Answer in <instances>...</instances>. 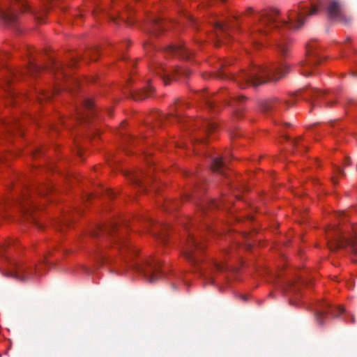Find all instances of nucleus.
I'll use <instances>...</instances> for the list:
<instances>
[{
    "instance_id": "f257e3e1",
    "label": "nucleus",
    "mask_w": 357,
    "mask_h": 357,
    "mask_svg": "<svg viewBox=\"0 0 357 357\" xmlns=\"http://www.w3.org/2000/svg\"><path fill=\"white\" fill-rule=\"evenodd\" d=\"M321 7L326 10L328 18L333 21L345 24L351 21V17L347 14L342 0H326L324 4L321 2H319V4L312 3L310 8L299 6L298 10L289 11L287 21L278 19L279 12L277 10H264L257 16L258 22L252 33L255 43L257 40L255 33L267 36L269 31L274 29L275 31L273 32L272 37L277 50L281 56H287L289 46L284 31L302 27L309 17L317 15Z\"/></svg>"
},
{
    "instance_id": "f03ea898",
    "label": "nucleus",
    "mask_w": 357,
    "mask_h": 357,
    "mask_svg": "<svg viewBox=\"0 0 357 357\" xmlns=\"http://www.w3.org/2000/svg\"><path fill=\"white\" fill-rule=\"evenodd\" d=\"M288 72V66L286 63H280L279 66H254L248 70H242L237 75L231 77L220 70L218 73V77L220 79L229 77L234 79L240 88L244 89L249 86H257L268 82H277Z\"/></svg>"
},
{
    "instance_id": "7ed1b4c3",
    "label": "nucleus",
    "mask_w": 357,
    "mask_h": 357,
    "mask_svg": "<svg viewBox=\"0 0 357 357\" xmlns=\"http://www.w3.org/2000/svg\"><path fill=\"white\" fill-rule=\"evenodd\" d=\"M92 236L100 239L109 238L111 243L120 250L122 254L128 251L132 255H137V250L126 241L117 222H111L97 227L93 231Z\"/></svg>"
},
{
    "instance_id": "20e7f679",
    "label": "nucleus",
    "mask_w": 357,
    "mask_h": 357,
    "mask_svg": "<svg viewBox=\"0 0 357 357\" xmlns=\"http://www.w3.org/2000/svg\"><path fill=\"white\" fill-rule=\"evenodd\" d=\"M204 248V245L195 234L188 231L187 240L183 250V254L185 259L197 269H199V264L201 261L199 254Z\"/></svg>"
},
{
    "instance_id": "39448f33",
    "label": "nucleus",
    "mask_w": 357,
    "mask_h": 357,
    "mask_svg": "<svg viewBox=\"0 0 357 357\" xmlns=\"http://www.w3.org/2000/svg\"><path fill=\"white\" fill-rule=\"evenodd\" d=\"M130 266L136 271L143 274L150 283L156 282L162 276L160 271V263L155 259H146L142 263H133Z\"/></svg>"
},
{
    "instance_id": "423d86ee",
    "label": "nucleus",
    "mask_w": 357,
    "mask_h": 357,
    "mask_svg": "<svg viewBox=\"0 0 357 357\" xmlns=\"http://www.w3.org/2000/svg\"><path fill=\"white\" fill-rule=\"evenodd\" d=\"M321 61V56L316 49V41L310 40L306 45V59L300 62L301 73L305 76L312 74L313 67Z\"/></svg>"
},
{
    "instance_id": "0eeeda50",
    "label": "nucleus",
    "mask_w": 357,
    "mask_h": 357,
    "mask_svg": "<svg viewBox=\"0 0 357 357\" xmlns=\"http://www.w3.org/2000/svg\"><path fill=\"white\" fill-rule=\"evenodd\" d=\"M294 100H284L273 97L264 101L261 105V109L266 115L277 114L284 109L294 105Z\"/></svg>"
},
{
    "instance_id": "6e6552de",
    "label": "nucleus",
    "mask_w": 357,
    "mask_h": 357,
    "mask_svg": "<svg viewBox=\"0 0 357 357\" xmlns=\"http://www.w3.org/2000/svg\"><path fill=\"white\" fill-rule=\"evenodd\" d=\"M8 275L20 281H26L33 278V269L22 263L12 261Z\"/></svg>"
},
{
    "instance_id": "1a4fd4ad",
    "label": "nucleus",
    "mask_w": 357,
    "mask_h": 357,
    "mask_svg": "<svg viewBox=\"0 0 357 357\" xmlns=\"http://www.w3.org/2000/svg\"><path fill=\"white\" fill-rule=\"evenodd\" d=\"M343 312L344 309L342 307H335L328 303H324L315 310L314 317L318 324L322 326L328 314L337 317Z\"/></svg>"
},
{
    "instance_id": "9d476101",
    "label": "nucleus",
    "mask_w": 357,
    "mask_h": 357,
    "mask_svg": "<svg viewBox=\"0 0 357 357\" xmlns=\"http://www.w3.org/2000/svg\"><path fill=\"white\" fill-rule=\"evenodd\" d=\"M328 246L332 250L348 247L351 252L357 254V236L348 238L341 234H337L334 241L328 243Z\"/></svg>"
},
{
    "instance_id": "9b49d317",
    "label": "nucleus",
    "mask_w": 357,
    "mask_h": 357,
    "mask_svg": "<svg viewBox=\"0 0 357 357\" xmlns=\"http://www.w3.org/2000/svg\"><path fill=\"white\" fill-rule=\"evenodd\" d=\"M155 70V73L161 76L165 84H167L168 80L170 78V77H172V78L174 79V77L176 75L182 74L187 76L190 73L188 70L181 69L178 67H174L170 71L162 65L158 66Z\"/></svg>"
},
{
    "instance_id": "f8f14e48",
    "label": "nucleus",
    "mask_w": 357,
    "mask_h": 357,
    "mask_svg": "<svg viewBox=\"0 0 357 357\" xmlns=\"http://www.w3.org/2000/svg\"><path fill=\"white\" fill-rule=\"evenodd\" d=\"M164 52L167 54L178 56L184 59H189L192 54V52L182 44L169 45L164 49Z\"/></svg>"
},
{
    "instance_id": "ddd939ff",
    "label": "nucleus",
    "mask_w": 357,
    "mask_h": 357,
    "mask_svg": "<svg viewBox=\"0 0 357 357\" xmlns=\"http://www.w3.org/2000/svg\"><path fill=\"white\" fill-rule=\"evenodd\" d=\"M232 28L231 24H224L222 22H216L214 26L215 29V35L216 38V41L215 42V45H218V44L222 40H227V38L229 37V31Z\"/></svg>"
},
{
    "instance_id": "4468645a",
    "label": "nucleus",
    "mask_w": 357,
    "mask_h": 357,
    "mask_svg": "<svg viewBox=\"0 0 357 357\" xmlns=\"http://www.w3.org/2000/svg\"><path fill=\"white\" fill-rule=\"evenodd\" d=\"M7 75L3 79V90L6 94L10 96L13 100L15 98V93L10 89V85L12 82V79L17 78L18 76L22 75V73L19 70H7Z\"/></svg>"
},
{
    "instance_id": "2eb2a0df",
    "label": "nucleus",
    "mask_w": 357,
    "mask_h": 357,
    "mask_svg": "<svg viewBox=\"0 0 357 357\" xmlns=\"http://www.w3.org/2000/svg\"><path fill=\"white\" fill-rule=\"evenodd\" d=\"M228 268L227 266H225L223 263H218L214 262L213 264V267L210 271H202L200 270V273L202 276L204 278V280H206V282L210 284L214 283V279L213 278V273L214 271H220L223 272L226 270H227Z\"/></svg>"
},
{
    "instance_id": "dca6fc26",
    "label": "nucleus",
    "mask_w": 357,
    "mask_h": 357,
    "mask_svg": "<svg viewBox=\"0 0 357 357\" xmlns=\"http://www.w3.org/2000/svg\"><path fill=\"white\" fill-rule=\"evenodd\" d=\"M146 227H149L153 225V222L147 219L145 220ZM157 227H160V231H155L154 229L149 228V232L156 238L160 240L161 242L165 243L166 240V231L168 229V226L164 225H156Z\"/></svg>"
},
{
    "instance_id": "f3484780",
    "label": "nucleus",
    "mask_w": 357,
    "mask_h": 357,
    "mask_svg": "<svg viewBox=\"0 0 357 357\" xmlns=\"http://www.w3.org/2000/svg\"><path fill=\"white\" fill-rule=\"evenodd\" d=\"M26 199V203L25 201H22L20 202V206L22 210V212L24 213V215L26 216V218L27 220L32 221L33 222H35V224L40 227L39 223H38L36 220V218L33 215L32 213L33 209L35 208V206L33 205V202L29 201L28 198Z\"/></svg>"
},
{
    "instance_id": "a211bd4d",
    "label": "nucleus",
    "mask_w": 357,
    "mask_h": 357,
    "mask_svg": "<svg viewBox=\"0 0 357 357\" xmlns=\"http://www.w3.org/2000/svg\"><path fill=\"white\" fill-rule=\"evenodd\" d=\"M0 17L4 21L5 23L9 25H12L16 23L17 20V13L14 8H0Z\"/></svg>"
},
{
    "instance_id": "6ab92c4d",
    "label": "nucleus",
    "mask_w": 357,
    "mask_h": 357,
    "mask_svg": "<svg viewBox=\"0 0 357 357\" xmlns=\"http://www.w3.org/2000/svg\"><path fill=\"white\" fill-rule=\"evenodd\" d=\"M295 95L300 96L303 99L309 101L321 98L324 95V93L318 91L317 89L306 88L298 90L295 93Z\"/></svg>"
},
{
    "instance_id": "aec40b11",
    "label": "nucleus",
    "mask_w": 357,
    "mask_h": 357,
    "mask_svg": "<svg viewBox=\"0 0 357 357\" xmlns=\"http://www.w3.org/2000/svg\"><path fill=\"white\" fill-rule=\"evenodd\" d=\"M226 158H215L212 161L211 168L213 172L226 176L225 171L227 169Z\"/></svg>"
},
{
    "instance_id": "412c9836",
    "label": "nucleus",
    "mask_w": 357,
    "mask_h": 357,
    "mask_svg": "<svg viewBox=\"0 0 357 357\" xmlns=\"http://www.w3.org/2000/svg\"><path fill=\"white\" fill-rule=\"evenodd\" d=\"M98 49L97 47H91L86 51L84 56L80 55L73 57L70 65L75 66L79 60L84 59L86 57L89 58L91 61H96L97 59L96 54H98Z\"/></svg>"
},
{
    "instance_id": "4be33fe9",
    "label": "nucleus",
    "mask_w": 357,
    "mask_h": 357,
    "mask_svg": "<svg viewBox=\"0 0 357 357\" xmlns=\"http://www.w3.org/2000/svg\"><path fill=\"white\" fill-rule=\"evenodd\" d=\"M153 89L152 87L149 86L141 91H133L131 93L132 97L135 100H142L146 98L151 96Z\"/></svg>"
},
{
    "instance_id": "5701e85b",
    "label": "nucleus",
    "mask_w": 357,
    "mask_h": 357,
    "mask_svg": "<svg viewBox=\"0 0 357 357\" xmlns=\"http://www.w3.org/2000/svg\"><path fill=\"white\" fill-rule=\"evenodd\" d=\"M162 29L159 20L155 18L151 22L147 31L152 35L157 36L162 31Z\"/></svg>"
},
{
    "instance_id": "b1692460",
    "label": "nucleus",
    "mask_w": 357,
    "mask_h": 357,
    "mask_svg": "<svg viewBox=\"0 0 357 357\" xmlns=\"http://www.w3.org/2000/svg\"><path fill=\"white\" fill-rule=\"evenodd\" d=\"M299 290V285L294 282H289L284 286V291L288 296L296 295Z\"/></svg>"
},
{
    "instance_id": "393cba45",
    "label": "nucleus",
    "mask_w": 357,
    "mask_h": 357,
    "mask_svg": "<svg viewBox=\"0 0 357 357\" xmlns=\"http://www.w3.org/2000/svg\"><path fill=\"white\" fill-rule=\"evenodd\" d=\"M130 179L132 183L136 185L145 189L146 188V184L144 181V174H132L130 175Z\"/></svg>"
},
{
    "instance_id": "a878e982",
    "label": "nucleus",
    "mask_w": 357,
    "mask_h": 357,
    "mask_svg": "<svg viewBox=\"0 0 357 357\" xmlns=\"http://www.w3.org/2000/svg\"><path fill=\"white\" fill-rule=\"evenodd\" d=\"M202 128L204 132L210 133L215 130L217 125L214 122L208 120H204L202 121Z\"/></svg>"
},
{
    "instance_id": "bb28decb",
    "label": "nucleus",
    "mask_w": 357,
    "mask_h": 357,
    "mask_svg": "<svg viewBox=\"0 0 357 357\" xmlns=\"http://www.w3.org/2000/svg\"><path fill=\"white\" fill-rule=\"evenodd\" d=\"M50 68L54 73H59L61 71L62 75H65V73L63 72V66L60 62L52 60Z\"/></svg>"
},
{
    "instance_id": "cd10ccee",
    "label": "nucleus",
    "mask_w": 357,
    "mask_h": 357,
    "mask_svg": "<svg viewBox=\"0 0 357 357\" xmlns=\"http://www.w3.org/2000/svg\"><path fill=\"white\" fill-rule=\"evenodd\" d=\"M5 126L8 132H13V129H20V125L17 121L5 122Z\"/></svg>"
},
{
    "instance_id": "c85d7f7f",
    "label": "nucleus",
    "mask_w": 357,
    "mask_h": 357,
    "mask_svg": "<svg viewBox=\"0 0 357 357\" xmlns=\"http://www.w3.org/2000/svg\"><path fill=\"white\" fill-rule=\"evenodd\" d=\"M174 109H175V112H172L171 114V115L172 116L173 119L178 121V122H180L181 121V119H182V115H181V106H177V105H174Z\"/></svg>"
},
{
    "instance_id": "c756f323",
    "label": "nucleus",
    "mask_w": 357,
    "mask_h": 357,
    "mask_svg": "<svg viewBox=\"0 0 357 357\" xmlns=\"http://www.w3.org/2000/svg\"><path fill=\"white\" fill-rule=\"evenodd\" d=\"M28 70L31 75H34L35 73L41 70V67L36 63H31Z\"/></svg>"
},
{
    "instance_id": "7c9ffc66",
    "label": "nucleus",
    "mask_w": 357,
    "mask_h": 357,
    "mask_svg": "<svg viewBox=\"0 0 357 357\" xmlns=\"http://www.w3.org/2000/svg\"><path fill=\"white\" fill-rule=\"evenodd\" d=\"M82 103L86 109H87L88 110H90V111L93 110L94 105H93V102L91 100L86 98V99L83 100Z\"/></svg>"
},
{
    "instance_id": "2f4dec72",
    "label": "nucleus",
    "mask_w": 357,
    "mask_h": 357,
    "mask_svg": "<svg viewBox=\"0 0 357 357\" xmlns=\"http://www.w3.org/2000/svg\"><path fill=\"white\" fill-rule=\"evenodd\" d=\"M220 204V202L213 200L210 202H207L206 205H207L210 208H219Z\"/></svg>"
},
{
    "instance_id": "473e14b6",
    "label": "nucleus",
    "mask_w": 357,
    "mask_h": 357,
    "mask_svg": "<svg viewBox=\"0 0 357 357\" xmlns=\"http://www.w3.org/2000/svg\"><path fill=\"white\" fill-rule=\"evenodd\" d=\"M206 105L210 109H215V102L213 100H211L209 99L206 100Z\"/></svg>"
},
{
    "instance_id": "72a5a7b5",
    "label": "nucleus",
    "mask_w": 357,
    "mask_h": 357,
    "mask_svg": "<svg viewBox=\"0 0 357 357\" xmlns=\"http://www.w3.org/2000/svg\"><path fill=\"white\" fill-rule=\"evenodd\" d=\"M52 191V188L50 187V186H45L44 188H43V189H40L39 190V193L42 195H46L47 193L50 192Z\"/></svg>"
},
{
    "instance_id": "f704fd0d",
    "label": "nucleus",
    "mask_w": 357,
    "mask_h": 357,
    "mask_svg": "<svg viewBox=\"0 0 357 357\" xmlns=\"http://www.w3.org/2000/svg\"><path fill=\"white\" fill-rule=\"evenodd\" d=\"M302 139V137H298L296 139H294L291 140V142L294 144V146H296L298 145V141L300 139Z\"/></svg>"
},
{
    "instance_id": "c9c22d12",
    "label": "nucleus",
    "mask_w": 357,
    "mask_h": 357,
    "mask_svg": "<svg viewBox=\"0 0 357 357\" xmlns=\"http://www.w3.org/2000/svg\"><path fill=\"white\" fill-rule=\"evenodd\" d=\"M245 99V98L243 96H240L235 98V100L238 101L239 102H243Z\"/></svg>"
},
{
    "instance_id": "e433bc0d",
    "label": "nucleus",
    "mask_w": 357,
    "mask_h": 357,
    "mask_svg": "<svg viewBox=\"0 0 357 357\" xmlns=\"http://www.w3.org/2000/svg\"><path fill=\"white\" fill-rule=\"evenodd\" d=\"M79 118H81L82 119H89V114H80V116Z\"/></svg>"
},
{
    "instance_id": "4c0bfd02",
    "label": "nucleus",
    "mask_w": 357,
    "mask_h": 357,
    "mask_svg": "<svg viewBox=\"0 0 357 357\" xmlns=\"http://www.w3.org/2000/svg\"><path fill=\"white\" fill-rule=\"evenodd\" d=\"M106 192L109 197H113L114 195V192H112L111 190H107Z\"/></svg>"
},
{
    "instance_id": "58836bf2",
    "label": "nucleus",
    "mask_w": 357,
    "mask_h": 357,
    "mask_svg": "<svg viewBox=\"0 0 357 357\" xmlns=\"http://www.w3.org/2000/svg\"><path fill=\"white\" fill-rule=\"evenodd\" d=\"M112 20L115 24H117V23H118V18L112 17Z\"/></svg>"
},
{
    "instance_id": "ea45409f",
    "label": "nucleus",
    "mask_w": 357,
    "mask_h": 357,
    "mask_svg": "<svg viewBox=\"0 0 357 357\" xmlns=\"http://www.w3.org/2000/svg\"><path fill=\"white\" fill-rule=\"evenodd\" d=\"M148 47H152V45H151V44H148V43L144 44V48H145L146 50H147Z\"/></svg>"
},
{
    "instance_id": "a19ab883",
    "label": "nucleus",
    "mask_w": 357,
    "mask_h": 357,
    "mask_svg": "<svg viewBox=\"0 0 357 357\" xmlns=\"http://www.w3.org/2000/svg\"><path fill=\"white\" fill-rule=\"evenodd\" d=\"M352 75H353L354 77H357V70H355V71H353V72H352Z\"/></svg>"
},
{
    "instance_id": "79ce46f5",
    "label": "nucleus",
    "mask_w": 357,
    "mask_h": 357,
    "mask_svg": "<svg viewBox=\"0 0 357 357\" xmlns=\"http://www.w3.org/2000/svg\"><path fill=\"white\" fill-rule=\"evenodd\" d=\"M253 12V10L252 8H249L248 10H247V13H251Z\"/></svg>"
},
{
    "instance_id": "37998d69",
    "label": "nucleus",
    "mask_w": 357,
    "mask_h": 357,
    "mask_svg": "<svg viewBox=\"0 0 357 357\" xmlns=\"http://www.w3.org/2000/svg\"><path fill=\"white\" fill-rule=\"evenodd\" d=\"M43 96H44L45 98H50V94H49V93L43 94Z\"/></svg>"
},
{
    "instance_id": "c03bdc74",
    "label": "nucleus",
    "mask_w": 357,
    "mask_h": 357,
    "mask_svg": "<svg viewBox=\"0 0 357 357\" xmlns=\"http://www.w3.org/2000/svg\"><path fill=\"white\" fill-rule=\"evenodd\" d=\"M284 137L287 140H291L290 137L289 136H287V135H284Z\"/></svg>"
},
{
    "instance_id": "a18cd8bd",
    "label": "nucleus",
    "mask_w": 357,
    "mask_h": 357,
    "mask_svg": "<svg viewBox=\"0 0 357 357\" xmlns=\"http://www.w3.org/2000/svg\"><path fill=\"white\" fill-rule=\"evenodd\" d=\"M337 171H338V173H339V174H344V172H343V171H342V169H337Z\"/></svg>"
},
{
    "instance_id": "49530a36",
    "label": "nucleus",
    "mask_w": 357,
    "mask_h": 357,
    "mask_svg": "<svg viewBox=\"0 0 357 357\" xmlns=\"http://www.w3.org/2000/svg\"><path fill=\"white\" fill-rule=\"evenodd\" d=\"M241 298L245 301L247 300V297L245 296H242Z\"/></svg>"
},
{
    "instance_id": "de8ad7c7",
    "label": "nucleus",
    "mask_w": 357,
    "mask_h": 357,
    "mask_svg": "<svg viewBox=\"0 0 357 357\" xmlns=\"http://www.w3.org/2000/svg\"><path fill=\"white\" fill-rule=\"evenodd\" d=\"M120 17L122 20H123V21H124V20H125V18H124L123 17H122V16H121V17Z\"/></svg>"
},
{
    "instance_id": "09e8293b",
    "label": "nucleus",
    "mask_w": 357,
    "mask_h": 357,
    "mask_svg": "<svg viewBox=\"0 0 357 357\" xmlns=\"http://www.w3.org/2000/svg\"><path fill=\"white\" fill-rule=\"evenodd\" d=\"M202 209L204 211H205V210H206V206H203Z\"/></svg>"
},
{
    "instance_id": "8fccbe9b",
    "label": "nucleus",
    "mask_w": 357,
    "mask_h": 357,
    "mask_svg": "<svg viewBox=\"0 0 357 357\" xmlns=\"http://www.w3.org/2000/svg\"><path fill=\"white\" fill-rule=\"evenodd\" d=\"M285 125H287V126H290V124H289V123H285Z\"/></svg>"
},
{
    "instance_id": "3c124183",
    "label": "nucleus",
    "mask_w": 357,
    "mask_h": 357,
    "mask_svg": "<svg viewBox=\"0 0 357 357\" xmlns=\"http://www.w3.org/2000/svg\"><path fill=\"white\" fill-rule=\"evenodd\" d=\"M221 1H222V2H223V3H224V2H225V1H226V0H221Z\"/></svg>"
}]
</instances>
